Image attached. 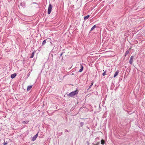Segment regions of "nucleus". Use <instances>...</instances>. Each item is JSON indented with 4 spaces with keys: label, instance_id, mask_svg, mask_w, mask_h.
I'll return each mask as SVG.
<instances>
[{
    "label": "nucleus",
    "instance_id": "nucleus-1",
    "mask_svg": "<svg viewBox=\"0 0 145 145\" xmlns=\"http://www.w3.org/2000/svg\"><path fill=\"white\" fill-rule=\"evenodd\" d=\"M78 91L76 89V90L73 91L67 94V96L69 97H72L73 96L77 95L78 93Z\"/></svg>",
    "mask_w": 145,
    "mask_h": 145
},
{
    "label": "nucleus",
    "instance_id": "nucleus-2",
    "mask_svg": "<svg viewBox=\"0 0 145 145\" xmlns=\"http://www.w3.org/2000/svg\"><path fill=\"white\" fill-rule=\"evenodd\" d=\"M52 6L51 4H50L49 5V7L48 10V14H50L52 9Z\"/></svg>",
    "mask_w": 145,
    "mask_h": 145
},
{
    "label": "nucleus",
    "instance_id": "nucleus-3",
    "mask_svg": "<svg viewBox=\"0 0 145 145\" xmlns=\"http://www.w3.org/2000/svg\"><path fill=\"white\" fill-rule=\"evenodd\" d=\"M134 57V56H132L130 58L129 63L131 65H132L133 63V61Z\"/></svg>",
    "mask_w": 145,
    "mask_h": 145
},
{
    "label": "nucleus",
    "instance_id": "nucleus-4",
    "mask_svg": "<svg viewBox=\"0 0 145 145\" xmlns=\"http://www.w3.org/2000/svg\"><path fill=\"white\" fill-rule=\"evenodd\" d=\"M17 74L16 73H14L12 74L11 75V77L12 78H15Z\"/></svg>",
    "mask_w": 145,
    "mask_h": 145
},
{
    "label": "nucleus",
    "instance_id": "nucleus-5",
    "mask_svg": "<svg viewBox=\"0 0 145 145\" xmlns=\"http://www.w3.org/2000/svg\"><path fill=\"white\" fill-rule=\"evenodd\" d=\"M101 145H103L105 142V141L103 139H102L101 140Z\"/></svg>",
    "mask_w": 145,
    "mask_h": 145
},
{
    "label": "nucleus",
    "instance_id": "nucleus-6",
    "mask_svg": "<svg viewBox=\"0 0 145 145\" xmlns=\"http://www.w3.org/2000/svg\"><path fill=\"white\" fill-rule=\"evenodd\" d=\"M89 16H90L89 15H88L86 16H85L84 18V20H85L88 19L89 18Z\"/></svg>",
    "mask_w": 145,
    "mask_h": 145
},
{
    "label": "nucleus",
    "instance_id": "nucleus-7",
    "mask_svg": "<svg viewBox=\"0 0 145 145\" xmlns=\"http://www.w3.org/2000/svg\"><path fill=\"white\" fill-rule=\"evenodd\" d=\"M119 72L118 71H117L115 73L114 77H115L118 74Z\"/></svg>",
    "mask_w": 145,
    "mask_h": 145
},
{
    "label": "nucleus",
    "instance_id": "nucleus-8",
    "mask_svg": "<svg viewBox=\"0 0 145 145\" xmlns=\"http://www.w3.org/2000/svg\"><path fill=\"white\" fill-rule=\"evenodd\" d=\"M32 86H29L27 87V91H29L32 88Z\"/></svg>",
    "mask_w": 145,
    "mask_h": 145
},
{
    "label": "nucleus",
    "instance_id": "nucleus-9",
    "mask_svg": "<svg viewBox=\"0 0 145 145\" xmlns=\"http://www.w3.org/2000/svg\"><path fill=\"white\" fill-rule=\"evenodd\" d=\"M93 82H92L91 83V85H90L89 88H88V89H87L88 91L90 89V88H91V86H93Z\"/></svg>",
    "mask_w": 145,
    "mask_h": 145
},
{
    "label": "nucleus",
    "instance_id": "nucleus-10",
    "mask_svg": "<svg viewBox=\"0 0 145 145\" xmlns=\"http://www.w3.org/2000/svg\"><path fill=\"white\" fill-rule=\"evenodd\" d=\"M36 139V135H35L33 137L32 139V140L34 141Z\"/></svg>",
    "mask_w": 145,
    "mask_h": 145
},
{
    "label": "nucleus",
    "instance_id": "nucleus-11",
    "mask_svg": "<svg viewBox=\"0 0 145 145\" xmlns=\"http://www.w3.org/2000/svg\"><path fill=\"white\" fill-rule=\"evenodd\" d=\"M96 27V25H95L93 26L91 28L90 31H92Z\"/></svg>",
    "mask_w": 145,
    "mask_h": 145
},
{
    "label": "nucleus",
    "instance_id": "nucleus-12",
    "mask_svg": "<svg viewBox=\"0 0 145 145\" xmlns=\"http://www.w3.org/2000/svg\"><path fill=\"white\" fill-rule=\"evenodd\" d=\"M129 53V51L128 50H127L126 52H125V57L127 56V55Z\"/></svg>",
    "mask_w": 145,
    "mask_h": 145
},
{
    "label": "nucleus",
    "instance_id": "nucleus-13",
    "mask_svg": "<svg viewBox=\"0 0 145 145\" xmlns=\"http://www.w3.org/2000/svg\"><path fill=\"white\" fill-rule=\"evenodd\" d=\"M34 52H34L32 53L31 56L30 57V58H32L33 57L34 55Z\"/></svg>",
    "mask_w": 145,
    "mask_h": 145
},
{
    "label": "nucleus",
    "instance_id": "nucleus-14",
    "mask_svg": "<svg viewBox=\"0 0 145 145\" xmlns=\"http://www.w3.org/2000/svg\"><path fill=\"white\" fill-rule=\"evenodd\" d=\"M46 42V40H44L43 41L42 43V45H44Z\"/></svg>",
    "mask_w": 145,
    "mask_h": 145
},
{
    "label": "nucleus",
    "instance_id": "nucleus-15",
    "mask_svg": "<svg viewBox=\"0 0 145 145\" xmlns=\"http://www.w3.org/2000/svg\"><path fill=\"white\" fill-rule=\"evenodd\" d=\"M80 124L81 127H82L84 125V123L83 122H81L80 123Z\"/></svg>",
    "mask_w": 145,
    "mask_h": 145
},
{
    "label": "nucleus",
    "instance_id": "nucleus-16",
    "mask_svg": "<svg viewBox=\"0 0 145 145\" xmlns=\"http://www.w3.org/2000/svg\"><path fill=\"white\" fill-rule=\"evenodd\" d=\"M106 71H105V72H103V73L102 74V75L104 76H105L106 74Z\"/></svg>",
    "mask_w": 145,
    "mask_h": 145
},
{
    "label": "nucleus",
    "instance_id": "nucleus-17",
    "mask_svg": "<svg viewBox=\"0 0 145 145\" xmlns=\"http://www.w3.org/2000/svg\"><path fill=\"white\" fill-rule=\"evenodd\" d=\"M8 144V142H7V141H6V142L5 141L3 143V144L4 145H7Z\"/></svg>",
    "mask_w": 145,
    "mask_h": 145
},
{
    "label": "nucleus",
    "instance_id": "nucleus-18",
    "mask_svg": "<svg viewBox=\"0 0 145 145\" xmlns=\"http://www.w3.org/2000/svg\"><path fill=\"white\" fill-rule=\"evenodd\" d=\"M97 145H101V143L100 142H97Z\"/></svg>",
    "mask_w": 145,
    "mask_h": 145
},
{
    "label": "nucleus",
    "instance_id": "nucleus-19",
    "mask_svg": "<svg viewBox=\"0 0 145 145\" xmlns=\"http://www.w3.org/2000/svg\"><path fill=\"white\" fill-rule=\"evenodd\" d=\"M36 4L35 3H32L31 4V7H33V4Z\"/></svg>",
    "mask_w": 145,
    "mask_h": 145
},
{
    "label": "nucleus",
    "instance_id": "nucleus-20",
    "mask_svg": "<svg viewBox=\"0 0 145 145\" xmlns=\"http://www.w3.org/2000/svg\"><path fill=\"white\" fill-rule=\"evenodd\" d=\"M83 70V69H81H81L79 70V72H82V71Z\"/></svg>",
    "mask_w": 145,
    "mask_h": 145
},
{
    "label": "nucleus",
    "instance_id": "nucleus-21",
    "mask_svg": "<svg viewBox=\"0 0 145 145\" xmlns=\"http://www.w3.org/2000/svg\"><path fill=\"white\" fill-rule=\"evenodd\" d=\"M80 66H81V69H83V65H81Z\"/></svg>",
    "mask_w": 145,
    "mask_h": 145
},
{
    "label": "nucleus",
    "instance_id": "nucleus-22",
    "mask_svg": "<svg viewBox=\"0 0 145 145\" xmlns=\"http://www.w3.org/2000/svg\"><path fill=\"white\" fill-rule=\"evenodd\" d=\"M64 52H62L61 54H60V56L61 57L63 55V53Z\"/></svg>",
    "mask_w": 145,
    "mask_h": 145
},
{
    "label": "nucleus",
    "instance_id": "nucleus-23",
    "mask_svg": "<svg viewBox=\"0 0 145 145\" xmlns=\"http://www.w3.org/2000/svg\"><path fill=\"white\" fill-rule=\"evenodd\" d=\"M65 132H68V131L67 130V129H65Z\"/></svg>",
    "mask_w": 145,
    "mask_h": 145
},
{
    "label": "nucleus",
    "instance_id": "nucleus-24",
    "mask_svg": "<svg viewBox=\"0 0 145 145\" xmlns=\"http://www.w3.org/2000/svg\"><path fill=\"white\" fill-rule=\"evenodd\" d=\"M40 48H39V50H39V51H40Z\"/></svg>",
    "mask_w": 145,
    "mask_h": 145
},
{
    "label": "nucleus",
    "instance_id": "nucleus-25",
    "mask_svg": "<svg viewBox=\"0 0 145 145\" xmlns=\"http://www.w3.org/2000/svg\"><path fill=\"white\" fill-rule=\"evenodd\" d=\"M38 133H37V137H38Z\"/></svg>",
    "mask_w": 145,
    "mask_h": 145
}]
</instances>
